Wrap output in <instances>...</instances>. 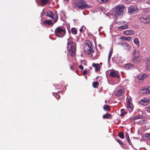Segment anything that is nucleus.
<instances>
[{
	"instance_id": "1",
	"label": "nucleus",
	"mask_w": 150,
	"mask_h": 150,
	"mask_svg": "<svg viewBox=\"0 0 150 150\" xmlns=\"http://www.w3.org/2000/svg\"><path fill=\"white\" fill-rule=\"evenodd\" d=\"M126 8L123 5H118L113 8V14L116 17L122 15L126 12Z\"/></svg>"
},
{
	"instance_id": "2",
	"label": "nucleus",
	"mask_w": 150,
	"mask_h": 150,
	"mask_svg": "<svg viewBox=\"0 0 150 150\" xmlns=\"http://www.w3.org/2000/svg\"><path fill=\"white\" fill-rule=\"evenodd\" d=\"M75 0V5L74 7L76 9L79 10L89 8V6L86 4L84 0Z\"/></svg>"
},
{
	"instance_id": "3",
	"label": "nucleus",
	"mask_w": 150,
	"mask_h": 150,
	"mask_svg": "<svg viewBox=\"0 0 150 150\" xmlns=\"http://www.w3.org/2000/svg\"><path fill=\"white\" fill-rule=\"evenodd\" d=\"M67 47L70 55L73 57L74 56L76 53V47L75 45L69 39H67Z\"/></svg>"
},
{
	"instance_id": "4",
	"label": "nucleus",
	"mask_w": 150,
	"mask_h": 150,
	"mask_svg": "<svg viewBox=\"0 0 150 150\" xmlns=\"http://www.w3.org/2000/svg\"><path fill=\"white\" fill-rule=\"evenodd\" d=\"M56 36L59 38H63L66 34V30L64 27H58L55 30Z\"/></svg>"
},
{
	"instance_id": "5",
	"label": "nucleus",
	"mask_w": 150,
	"mask_h": 150,
	"mask_svg": "<svg viewBox=\"0 0 150 150\" xmlns=\"http://www.w3.org/2000/svg\"><path fill=\"white\" fill-rule=\"evenodd\" d=\"M133 56V62L136 64L139 63L142 59L139 52L137 50H134L132 53Z\"/></svg>"
},
{
	"instance_id": "6",
	"label": "nucleus",
	"mask_w": 150,
	"mask_h": 150,
	"mask_svg": "<svg viewBox=\"0 0 150 150\" xmlns=\"http://www.w3.org/2000/svg\"><path fill=\"white\" fill-rule=\"evenodd\" d=\"M140 21L143 23L146 24L150 21V18L146 15H143L139 17Z\"/></svg>"
},
{
	"instance_id": "7",
	"label": "nucleus",
	"mask_w": 150,
	"mask_h": 150,
	"mask_svg": "<svg viewBox=\"0 0 150 150\" xmlns=\"http://www.w3.org/2000/svg\"><path fill=\"white\" fill-rule=\"evenodd\" d=\"M84 49V51L86 54H88L90 57H92L93 56L92 53L94 52V51L93 49H91L88 47V46L85 45Z\"/></svg>"
},
{
	"instance_id": "8",
	"label": "nucleus",
	"mask_w": 150,
	"mask_h": 150,
	"mask_svg": "<svg viewBox=\"0 0 150 150\" xmlns=\"http://www.w3.org/2000/svg\"><path fill=\"white\" fill-rule=\"evenodd\" d=\"M128 11L129 13L134 14L138 11V9L137 7L131 6L128 8Z\"/></svg>"
},
{
	"instance_id": "9",
	"label": "nucleus",
	"mask_w": 150,
	"mask_h": 150,
	"mask_svg": "<svg viewBox=\"0 0 150 150\" xmlns=\"http://www.w3.org/2000/svg\"><path fill=\"white\" fill-rule=\"evenodd\" d=\"M125 92V90L123 88L120 89L117 91L116 96L117 97L124 95Z\"/></svg>"
},
{
	"instance_id": "10",
	"label": "nucleus",
	"mask_w": 150,
	"mask_h": 150,
	"mask_svg": "<svg viewBox=\"0 0 150 150\" xmlns=\"http://www.w3.org/2000/svg\"><path fill=\"white\" fill-rule=\"evenodd\" d=\"M124 67L125 69L126 70H131L134 69V66L131 63H127L125 64Z\"/></svg>"
},
{
	"instance_id": "11",
	"label": "nucleus",
	"mask_w": 150,
	"mask_h": 150,
	"mask_svg": "<svg viewBox=\"0 0 150 150\" xmlns=\"http://www.w3.org/2000/svg\"><path fill=\"white\" fill-rule=\"evenodd\" d=\"M109 75L112 77H117L118 78H120V76L118 75L117 72L114 71H110Z\"/></svg>"
},
{
	"instance_id": "12",
	"label": "nucleus",
	"mask_w": 150,
	"mask_h": 150,
	"mask_svg": "<svg viewBox=\"0 0 150 150\" xmlns=\"http://www.w3.org/2000/svg\"><path fill=\"white\" fill-rule=\"evenodd\" d=\"M123 32L124 34L128 35H132L134 33V31L132 30H126Z\"/></svg>"
},
{
	"instance_id": "13",
	"label": "nucleus",
	"mask_w": 150,
	"mask_h": 150,
	"mask_svg": "<svg viewBox=\"0 0 150 150\" xmlns=\"http://www.w3.org/2000/svg\"><path fill=\"white\" fill-rule=\"evenodd\" d=\"M139 103L141 105H146L149 104V102L147 101V98H146L141 99Z\"/></svg>"
},
{
	"instance_id": "14",
	"label": "nucleus",
	"mask_w": 150,
	"mask_h": 150,
	"mask_svg": "<svg viewBox=\"0 0 150 150\" xmlns=\"http://www.w3.org/2000/svg\"><path fill=\"white\" fill-rule=\"evenodd\" d=\"M125 49L129 50L130 47L129 45L125 42H124L120 44Z\"/></svg>"
},
{
	"instance_id": "15",
	"label": "nucleus",
	"mask_w": 150,
	"mask_h": 150,
	"mask_svg": "<svg viewBox=\"0 0 150 150\" xmlns=\"http://www.w3.org/2000/svg\"><path fill=\"white\" fill-rule=\"evenodd\" d=\"M92 43L89 40H87L85 42V45L86 46H88V47L90 48L91 49H93L92 47Z\"/></svg>"
},
{
	"instance_id": "16",
	"label": "nucleus",
	"mask_w": 150,
	"mask_h": 150,
	"mask_svg": "<svg viewBox=\"0 0 150 150\" xmlns=\"http://www.w3.org/2000/svg\"><path fill=\"white\" fill-rule=\"evenodd\" d=\"M43 24L48 25H52L53 24L52 21L51 20H44L43 21Z\"/></svg>"
},
{
	"instance_id": "17",
	"label": "nucleus",
	"mask_w": 150,
	"mask_h": 150,
	"mask_svg": "<svg viewBox=\"0 0 150 150\" xmlns=\"http://www.w3.org/2000/svg\"><path fill=\"white\" fill-rule=\"evenodd\" d=\"M142 91H143L142 93H145L147 95L150 93V86H149L147 88H145L144 89L143 88Z\"/></svg>"
},
{
	"instance_id": "18",
	"label": "nucleus",
	"mask_w": 150,
	"mask_h": 150,
	"mask_svg": "<svg viewBox=\"0 0 150 150\" xmlns=\"http://www.w3.org/2000/svg\"><path fill=\"white\" fill-rule=\"evenodd\" d=\"M92 66L95 68L96 71H100V65L98 64L93 63L92 64Z\"/></svg>"
},
{
	"instance_id": "19",
	"label": "nucleus",
	"mask_w": 150,
	"mask_h": 150,
	"mask_svg": "<svg viewBox=\"0 0 150 150\" xmlns=\"http://www.w3.org/2000/svg\"><path fill=\"white\" fill-rule=\"evenodd\" d=\"M119 39H120L122 41H130L131 40V37H124L122 36L119 38Z\"/></svg>"
},
{
	"instance_id": "20",
	"label": "nucleus",
	"mask_w": 150,
	"mask_h": 150,
	"mask_svg": "<svg viewBox=\"0 0 150 150\" xmlns=\"http://www.w3.org/2000/svg\"><path fill=\"white\" fill-rule=\"evenodd\" d=\"M146 69L150 70V57H148L147 59L146 62Z\"/></svg>"
},
{
	"instance_id": "21",
	"label": "nucleus",
	"mask_w": 150,
	"mask_h": 150,
	"mask_svg": "<svg viewBox=\"0 0 150 150\" xmlns=\"http://www.w3.org/2000/svg\"><path fill=\"white\" fill-rule=\"evenodd\" d=\"M126 108L130 113L133 110V109L132 104L127 105Z\"/></svg>"
},
{
	"instance_id": "22",
	"label": "nucleus",
	"mask_w": 150,
	"mask_h": 150,
	"mask_svg": "<svg viewBox=\"0 0 150 150\" xmlns=\"http://www.w3.org/2000/svg\"><path fill=\"white\" fill-rule=\"evenodd\" d=\"M128 27V26L127 25H122L119 27L118 29L119 31H121L123 29H127Z\"/></svg>"
},
{
	"instance_id": "23",
	"label": "nucleus",
	"mask_w": 150,
	"mask_h": 150,
	"mask_svg": "<svg viewBox=\"0 0 150 150\" xmlns=\"http://www.w3.org/2000/svg\"><path fill=\"white\" fill-rule=\"evenodd\" d=\"M54 15V14L51 11H48L46 13V16H47L52 18V16Z\"/></svg>"
},
{
	"instance_id": "24",
	"label": "nucleus",
	"mask_w": 150,
	"mask_h": 150,
	"mask_svg": "<svg viewBox=\"0 0 150 150\" xmlns=\"http://www.w3.org/2000/svg\"><path fill=\"white\" fill-rule=\"evenodd\" d=\"M133 42L134 44L137 45L138 47L139 46V43L138 38H135L134 39Z\"/></svg>"
},
{
	"instance_id": "25",
	"label": "nucleus",
	"mask_w": 150,
	"mask_h": 150,
	"mask_svg": "<svg viewBox=\"0 0 150 150\" xmlns=\"http://www.w3.org/2000/svg\"><path fill=\"white\" fill-rule=\"evenodd\" d=\"M41 4L44 5L47 4L49 2V0H39Z\"/></svg>"
},
{
	"instance_id": "26",
	"label": "nucleus",
	"mask_w": 150,
	"mask_h": 150,
	"mask_svg": "<svg viewBox=\"0 0 150 150\" xmlns=\"http://www.w3.org/2000/svg\"><path fill=\"white\" fill-rule=\"evenodd\" d=\"M111 116V115L110 114L107 113H106L105 114L103 115V119H109Z\"/></svg>"
},
{
	"instance_id": "27",
	"label": "nucleus",
	"mask_w": 150,
	"mask_h": 150,
	"mask_svg": "<svg viewBox=\"0 0 150 150\" xmlns=\"http://www.w3.org/2000/svg\"><path fill=\"white\" fill-rule=\"evenodd\" d=\"M54 21V23H56L57 20V17L56 15L54 14L52 16V18H51Z\"/></svg>"
},
{
	"instance_id": "28",
	"label": "nucleus",
	"mask_w": 150,
	"mask_h": 150,
	"mask_svg": "<svg viewBox=\"0 0 150 150\" xmlns=\"http://www.w3.org/2000/svg\"><path fill=\"white\" fill-rule=\"evenodd\" d=\"M71 31L72 33L74 35H76L77 34V31L76 28H71Z\"/></svg>"
},
{
	"instance_id": "29",
	"label": "nucleus",
	"mask_w": 150,
	"mask_h": 150,
	"mask_svg": "<svg viewBox=\"0 0 150 150\" xmlns=\"http://www.w3.org/2000/svg\"><path fill=\"white\" fill-rule=\"evenodd\" d=\"M121 113L120 114V116L121 117L124 116L126 114V112L123 109H122L121 110Z\"/></svg>"
},
{
	"instance_id": "30",
	"label": "nucleus",
	"mask_w": 150,
	"mask_h": 150,
	"mask_svg": "<svg viewBox=\"0 0 150 150\" xmlns=\"http://www.w3.org/2000/svg\"><path fill=\"white\" fill-rule=\"evenodd\" d=\"M118 136L121 138V139H123L124 137V133L122 132H120L118 134Z\"/></svg>"
},
{
	"instance_id": "31",
	"label": "nucleus",
	"mask_w": 150,
	"mask_h": 150,
	"mask_svg": "<svg viewBox=\"0 0 150 150\" xmlns=\"http://www.w3.org/2000/svg\"><path fill=\"white\" fill-rule=\"evenodd\" d=\"M103 108L104 110L107 111H109L110 110V108L108 105H106L103 106Z\"/></svg>"
},
{
	"instance_id": "32",
	"label": "nucleus",
	"mask_w": 150,
	"mask_h": 150,
	"mask_svg": "<svg viewBox=\"0 0 150 150\" xmlns=\"http://www.w3.org/2000/svg\"><path fill=\"white\" fill-rule=\"evenodd\" d=\"M112 51L110 50L109 52L108 57V61L109 62L110 61L111 57L112 54Z\"/></svg>"
},
{
	"instance_id": "33",
	"label": "nucleus",
	"mask_w": 150,
	"mask_h": 150,
	"mask_svg": "<svg viewBox=\"0 0 150 150\" xmlns=\"http://www.w3.org/2000/svg\"><path fill=\"white\" fill-rule=\"evenodd\" d=\"M98 85V82L97 81L94 82L93 83V86L95 88H97Z\"/></svg>"
},
{
	"instance_id": "34",
	"label": "nucleus",
	"mask_w": 150,
	"mask_h": 150,
	"mask_svg": "<svg viewBox=\"0 0 150 150\" xmlns=\"http://www.w3.org/2000/svg\"><path fill=\"white\" fill-rule=\"evenodd\" d=\"M145 136L147 139L150 140V133L146 134Z\"/></svg>"
},
{
	"instance_id": "35",
	"label": "nucleus",
	"mask_w": 150,
	"mask_h": 150,
	"mask_svg": "<svg viewBox=\"0 0 150 150\" xmlns=\"http://www.w3.org/2000/svg\"><path fill=\"white\" fill-rule=\"evenodd\" d=\"M125 2L127 4H129L132 3L133 1H135V0H125Z\"/></svg>"
},
{
	"instance_id": "36",
	"label": "nucleus",
	"mask_w": 150,
	"mask_h": 150,
	"mask_svg": "<svg viewBox=\"0 0 150 150\" xmlns=\"http://www.w3.org/2000/svg\"><path fill=\"white\" fill-rule=\"evenodd\" d=\"M117 141L119 143V144H121L122 145H124V144L119 139H116Z\"/></svg>"
},
{
	"instance_id": "37",
	"label": "nucleus",
	"mask_w": 150,
	"mask_h": 150,
	"mask_svg": "<svg viewBox=\"0 0 150 150\" xmlns=\"http://www.w3.org/2000/svg\"><path fill=\"white\" fill-rule=\"evenodd\" d=\"M145 110L148 112H150V106L148 107L145 108Z\"/></svg>"
},
{
	"instance_id": "38",
	"label": "nucleus",
	"mask_w": 150,
	"mask_h": 150,
	"mask_svg": "<svg viewBox=\"0 0 150 150\" xmlns=\"http://www.w3.org/2000/svg\"><path fill=\"white\" fill-rule=\"evenodd\" d=\"M138 79H139L140 80H143L144 79L143 77V75H140V76H138Z\"/></svg>"
},
{
	"instance_id": "39",
	"label": "nucleus",
	"mask_w": 150,
	"mask_h": 150,
	"mask_svg": "<svg viewBox=\"0 0 150 150\" xmlns=\"http://www.w3.org/2000/svg\"><path fill=\"white\" fill-rule=\"evenodd\" d=\"M127 142L129 143V144L130 145H131L132 144V143H131V142L130 140L129 139V138H128V139H127Z\"/></svg>"
},
{
	"instance_id": "40",
	"label": "nucleus",
	"mask_w": 150,
	"mask_h": 150,
	"mask_svg": "<svg viewBox=\"0 0 150 150\" xmlns=\"http://www.w3.org/2000/svg\"><path fill=\"white\" fill-rule=\"evenodd\" d=\"M142 118V117H141V116H138L137 117H134V120H136V119H141Z\"/></svg>"
},
{
	"instance_id": "41",
	"label": "nucleus",
	"mask_w": 150,
	"mask_h": 150,
	"mask_svg": "<svg viewBox=\"0 0 150 150\" xmlns=\"http://www.w3.org/2000/svg\"><path fill=\"white\" fill-rule=\"evenodd\" d=\"M130 104H132L131 103H130V99H128V100H127V105Z\"/></svg>"
},
{
	"instance_id": "42",
	"label": "nucleus",
	"mask_w": 150,
	"mask_h": 150,
	"mask_svg": "<svg viewBox=\"0 0 150 150\" xmlns=\"http://www.w3.org/2000/svg\"><path fill=\"white\" fill-rule=\"evenodd\" d=\"M125 136L127 139L129 138L128 134L127 133H126Z\"/></svg>"
},
{
	"instance_id": "43",
	"label": "nucleus",
	"mask_w": 150,
	"mask_h": 150,
	"mask_svg": "<svg viewBox=\"0 0 150 150\" xmlns=\"http://www.w3.org/2000/svg\"><path fill=\"white\" fill-rule=\"evenodd\" d=\"M88 71L87 70H86L83 71V74L84 75L86 74L87 73Z\"/></svg>"
},
{
	"instance_id": "44",
	"label": "nucleus",
	"mask_w": 150,
	"mask_h": 150,
	"mask_svg": "<svg viewBox=\"0 0 150 150\" xmlns=\"http://www.w3.org/2000/svg\"><path fill=\"white\" fill-rule=\"evenodd\" d=\"M79 68L81 70H83V67L81 65L79 66Z\"/></svg>"
},
{
	"instance_id": "45",
	"label": "nucleus",
	"mask_w": 150,
	"mask_h": 150,
	"mask_svg": "<svg viewBox=\"0 0 150 150\" xmlns=\"http://www.w3.org/2000/svg\"><path fill=\"white\" fill-rule=\"evenodd\" d=\"M109 0H101V2L103 3H105Z\"/></svg>"
},
{
	"instance_id": "46",
	"label": "nucleus",
	"mask_w": 150,
	"mask_h": 150,
	"mask_svg": "<svg viewBox=\"0 0 150 150\" xmlns=\"http://www.w3.org/2000/svg\"><path fill=\"white\" fill-rule=\"evenodd\" d=\"M142 75L144 79V78H146L148 76L146 74H143Z\"/></svg>"
},
{
	"instance_id": "47",
	"label": "nucleus",
	"mask_w": 150,
	"mask_h": 150,
	"mask_svg": "<svg viewBox=\"0 0 150 150\" xmlns=\"http://www.w3.org/2000/svg\"><path fill=\"white\" fill-rule=\"evenodd\" d=\"M147 101L149 102V103H150V99L147 98Z\"/></svg>"
},
{
	"instance_id": "48",
	"label": "nucleus",
	"mask_w": 150,
	"mask_h": 150,
	"mask_svg": "<svg viewBox=\"0 0 150 150\" xmlns=\"http://www.w3.org/2000/svg\"><path fill=\"white\" fill-rule=\"evenodd\" d=\"M83 30V29L82 28H81L79 29V31H80L81 32Z\"/></svg>"
},
{
	"instance_id": "49",
	"label": "nucleus",
	"mask_w": 150,
	"mask_h": 150,
	"mask_svg": "<svg viewBox=\"0 0 150 150\" xmlns=\"http://www.w3.org/2000/svg\"><path fill=\"white\" fill-rule=\"evenodd\" d=\"M70 68L71 69H72L71 66H70Z\"/></svg>"
},
{
	"instance_id": "50",
	"label": "nucleus",
	"mask_w": 150,
	"mask_h": 150,
	"mask_svg": "<svg viewBox=\"0 0 150 150\" xmlns=\"http://www.w3.org/2000/svg\"><path fill=\"white\" fill-rule=\"evenodd\" d=\"M68 0H64V1H68Z\"/></svg>"
},
{
	"instance_id": "51",
	"label": "nucleus",
	"mask_w": 150,
	"mask_h": 150,
	"mask_svg": "<svg viewBox=\"0 0 150 150\" xmlns=\"http://www.w3.org/2000/svg\"><path fill=\"white\" fill-rule=\"evenodd\" d=\"M98 46H101V45H98Z\"/></svg>"
},
{
	"instance_id": "52",
	"label": "nucleus",
	"mask_w": 150,
	"mask_h": 150,
	"mask_svg": "<svg viewBox=\"0 0 150 150\" xmlns=\"http://www.w3.org/2000/svg\"><path fill=\"white\" fill-rule=\"evenodd\" d=\"M105 102L106 103V101L105 100Z\"/></svg>"
}]
</instances>
